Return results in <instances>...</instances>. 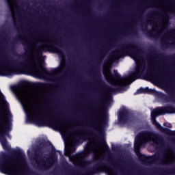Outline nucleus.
<instances>
[{"label":"nucleus","mask_w":175,"mask_h":175,"mask_svg":"<svg viewBox=\"0 0 175 175\" xmlns=\"http://www.w3.org/2000/svg\"><path fill=\"white\" fill-rule=\"evenodd\" d=\"M66 51H67V53H69V51L66 48Z\"/></svg>","instance_id":"obj_43"},{"label":"nucleus","mask_w":175,"mask_h":175,"mask_svg":"<svg viewBox=\"0 0 175 175\" xmlns=\"http://www.w3.org/2000/svg\"><path fill=\"white\" fill-rule=\"evenodd\" d=\"M141 28L142 29V31H146L147 32V31H148V23H146V22H143L142 23L141 25Z\"/></svg>","instance_id":"obj_21"},{"label":"nucleus","mask_w":175,"mask_h":175,"mask_svg":"<svg viewBox=\"0 0 175 175\" xmlns=\"http://www.w3.org/2000/svg\"><path fill=\"white\" fill-rule=\"evenodd\" d=\"M54 44H57V43H55V42H54V40H51L50 41V43L49 44V46L50 47H52V49L54 50V52L57 53V54H59V55L60 57H64V51L62 50L59 49V48L57 47Z\"/></svg>","instance_id":"obj_14"},{"label":"nucleus","mask_w":175,"mask_h":175,"mask_svg":"<svg viewBox=\"0 0 175 175\" xmlns=\"http://www.w3.org/2000/svg\"><path fill=\"white\" fill-rule=\"evenodd\" d=\"M90 134H92V132H91L90 131H87V133H85L83 135H77L76 139H77V137H78L79 139H84L86 137H88V135H90Z\"/></svg>","instance_id":"obj_20"},{"label":"nucleus","mask_w":175,"mask_h":175,"mask_svg":"<svg viewBox=\"0 0 175 175\" xmlns=\"http://www.w3.org/2000/svg\"><path fill=\"white\" fill-rule=\"evenodd\" d=\"M146 94H149V95H157L159 99H161V100L166 103L172 102L175 99L174 92H171L170 95L167 96L162 92H157V90L154 89H149L148 87H146Z\"/></svg>","instance_id":"obj_11"},{"label":"nucleus","mask_w":175,"mask_h":175,"mask_svg":"<svg viewBox=\"0 0 175 175\" xmlns=\"http://www.w3.org/2000/svg\"><path fill=\"white\" fill-rule=\"evenodd\" d=\"M95 150L91 145L88 146L85 148V152H83L82 153L80 154L81 157H88L90 152H94Z\"/></svg>","instance_id":"obj_16"},{"label":"nucleus","mask_w":175,"mask_h":175,"mask_svg":"<svg viewBox=\"0 0 175 175\" xmlns=\"http://www.w3.org/2000/svg\"><path fill=\"white\" fill-rule=\"evenodd\" d=\"M103 169H111V170H116V169H120V166H117V165L113 164L112 167H110L107 164L102 161H99L93 165L91 168L88 169L87 173L85 175L98 174V173L102 172Z\"/></svg>","instance_id":"obj_10"},{"label":"nucleus","mask_w":175,"mask_h":175,"mask_svg":"<svg viewBox=\"0 0 175 175\" xmlns=\"http://www.w3.org/2000/svg\"><path fill=\"white\" fill-rule=\"evenodd\" d=\"M89 161H85L86 163H88Z\"/></svg>","instance_id":"obj_48"},{"label":"nucleus","mask_w":175,"mask_h":175,"mask_svg":"<svg viewBox=\"0 0 175 175\" xmlns=\"http://www.w3.org/2000/svg\"><path fill=\"white\" fill-rule=\"evenodd\" d=\"M76 158V155H70L69 157L70 161H72V159H75Z\"/></svg>","instance_id":"obj_34"},{"label":"nucleus","mask_w":175,"mask_h":175,"mask_svg":"<svg viewBox=\"0 0 175 175\" xmlns=\"http://www.w3.org/2000/svg\"><path fill=\"white\" fill-rule=\"evenodd\" d=\"M144 9H147V5H144V7L139 10L140 16H142V14H143V12H144Z\"/></svg>","instance_id":"obj_29"},{"label":"nucleus","mask_w":175,"mask_h":175,"mask_svg":"<svg viewBox=\"0 0 175 175\" xmlns=\"http://www.w3.org/2000/svg\"><path fill=\"white\" fill-rule=\"evenodd\" d=\"M162 138L161 135L158 133H155L154 131H144L140 132L135 137L134 142V151L137 154L138 159L143 162V163H147L150 159L153 161H157L160 163H165L166 162V155L163 154L161 157V154H158L154 156L148 157L146 156L144 154L140 152V148L144 143H148V142H153V143H158L161 142Z\"/></svg>","instance_id":"obj_3"},{"label":"nucleus","mask_w":175,"mask_h":175,"mask_svg":"<svg viewBox=\"0 0 175 175\" xmlns=\"http://www.w3.org/2000/svg\"><path fill=\"white\" fill-rule=\"evenodd\" d=\"M160 175H173L175 174V167L173 168H161L159 170Z\"/></svg>","instance_id":"obj_15"},{"label":"nucleus","mask_w":175,"mask_h":175,"mask_svg":"<svg viewBox=\"0 0 175 175\" xmlns=\"http://www.w3.org/2000/svg\"><path fill=\"white\" fill-rule=\"evenodd\" d=\"M175 113V107L172 105H167L165 107H158L155 108L151 112V118L153 123V125H155L156 128L159 129V131H161L163 133L166 135H175V131H172L168 128H164L157 122V117L158 116H162V114H174Z\"/></svg>","instance_id":"obj_8"},{"label":"nucleus","mask_w":175,"mask_h":175,"mask_svg":"<svg viewBox=\"0 0 175 175\" xmlns=\"http://www.w3.org/2000/svg\"><path fill=\"white\" fill-rule=\"evenodd\" d=\"M146 34L148 35V36H150V38H154V33H152V31H147Z\"/></svg>","instance_id":"obj_27"},{"label":"nucleus","mask_w":175,"mask_h":175,"mask_svg":"<svg viewBox=\"0 0 175 175\" xmlns=\"http://www.w3.org/2000/svg\"><path fill=\"white\" fill-rule=\"evenodd\" d=\"M74 129H75V127L70 126H69V127L68 128L67 131H68V132H73Z\"/></svg>","instance_id":"obj_31"},{"label":"nucleus","mask_w":175,"mask_h":175,"mask_svg":"<svg viewBox=\"0 0 175 175\" xmlns=\"http://www.w3.org/2000/svg\"><path fill=\"white\" fill-rule=\"evenodd\" d=\"M150 51H151V54H152L153 55H157L158 53V51L155 47H152V49H150Z\"/></svg>","instance_id":"obj_23"},{"label":"nucleus","mask_w":175,"mask_h":175,"mask_svg":"<svg viewBox=\"0 0 175 175\" xmlns=\"http://www.w3.org/2000/svg\"><path fill=\"white\" fill-rule=\"evenodd\" d=\"M41 72L44 73V75H46L47 76H53L55 73V70L49 71L44 67H41Z\"/></svg>","instance_id":"obj_18"},{"label":"nucleus","mask_w":175,"mask_h":175,"mask_svg":"<svg viewBox=\"0 0 175 175\" xmlns=\"http://www.w3.org/2000/svg\"><path fill=\"white\" fill-rule=\"evenodd\" d=\"M60 46H61L62 47H64V45H62V44H60Z\"/></svg>","instance_id":"obj_46"},{"label":"nucleus","mask_w":175,"mask_h":175,"mask_svg":"<svg viewBox=\"0 0 175 175\" xmlns=\"http://www.w3.org/2000/svg\"><path fill=\"white\" fill-rule=\"evenodd\" d=\"M57 152H58V154H62V152H61L60 150H57Z\"/></svg>","instance_id":"obj_39"},{"label":"nucleus","mask_w":175,"mask_h":175,"mask_svg":"<svg viewBox=\"0 0 175 175\" xmlns=\"http://www.w3.org/2000/svg\"><path fill=\"white\" fill-rule=\"evenodd\" d=\"M0 96L1 100L7 105L5 118L0 112V141L3 150L10 152V154L3 152L0 155V172L7 175H29L27 170H29V166L25 161V153L21 149L12 150L10 146L8 144L6 135L9 136L8 133H9V124H10L12 113L8 108L9 104L3 94L0 93Z\"/></svg>","instance_id":"obj_1"},{"label":"nucleus","mask_w":175,"mask_h":175,"mask_svg":"<svg viewBox=\"0 0 175 175\" xmlns=\"http://www.w3.org/2000/svg\"><path fill=\"white\" fill-rule=\"evenodd\" d=\"M27 121V122H34L35 124H36V125H38V126H43V125L49 124V125H51V126L54 129L59 128L58 121H57L55 119L49 121V119L47 118H43V117L42 116H40L39 118H36L28 115Z\"/></svg>","instance_id":"obj_9"},{"label":"nucleus","mask_w":175,"mask_h":175,"mask_svg":"<svg viewBox=\"0 0 175 175\" xmlns=\"http://www.w3.org/2000/svg\"><path fill=\"white\" fill-rule=\"evenodd\" d=\"M146 88H140L137 90V94H146Z\"/></svg>","instance_id":"obj_22"},{"label":"nucleus","mask_w":175,"mask_h":175,"mask_svg":"<svg viewBox=\"0 0 175 175\" xmlns=\"http://www.w3.org/2000/svg\"><path fill=\"white\" fill-rule=\"evenodd\" d=\"M50 174H55V172H52L50 173Z\"/></svg>","instance_id":"obj_40"},{"label":"nucleus","mask_w":175,"mask_h":175,"mask_svg":"<svg viewBox=\"0 0 175 175\" xmlns=\"http://www.w3.org/2000/svg\"><path fill=\"white\" fill-rule=\"evenodd\" d=\"M49 50V45L46 44H43L38 46V49L35 54L36 58H39V57H42L43 55V51H47Z\"/></svg>","instance_id":"obj_13"},{"label":"nucleus","mask_w":175,"mask_h":175,"mask_svg":"<svg viewBox=\"0 0 175 175\" xmlns=\"http://www.w3.org/2000/svg\"><path fill=\"white\" fill-rule=\"evenodd\" d=\"M12 48L11 49V51L12 53H16V50L14 49V42H13V44H12Z\"/></svg>","instance_id":"obj_33"},{"label":"nucleus","mask_w":175,"mask_h":175,"mask_svg":"<svg viewBox=\"0 0 175 175\" xmlns=\"http://www.w3.org/2000/svg\"><path fill=\"white\" fill-rule=\"evenodd\" d=\"M40 85H46V83H40Z\"/></svg>","instance_id":"obj_41"},{"label":"nucleus","mask_w":175,"mask_h":175,"mask_svg":"<svg viewBox=\"0 0 175 175\" xmlns=\"http://www.w3.org/2000/svg\"><path fill=\"white\" fill-rule=\"evenodd\" d=\"M29 170L26 171L29 175L36 174V173L33 172V171H32L29 167Z\"/></svg>","instance_id":"obj_26"},{"label":"nucleus","mask_w":175,"mask_h":175,"mask_svg":"<svg viewBox=\"0 0 175 175\" xmlns=\"http://www.w3.org/2000/svg\"><path fill=\"white\" fill-rule=\"evenodd\" d=\"M18 39L21 40V36H18Z\"/></svg>","instance_id":"obj_42"},{"label":"nucleus","mask_w":175,"mask_h":175,"mask_svg":"<svg viewBox=\"0 0 175 175\" xmlns=\"http://www.w3.org/2000/svg\"><path fill=\"white\" fill-rule=\"evenodd\" d=\"M152 16H157V12H154L152 15H150V17L152 18Z\"/></svg>","instance_id":"obj_38"},{"label":"nucleus","mask_w":175,"mask_h":175,"mask_svg":"<svg viewBox=\"0 0 175 175\" xmlns=\"http://www.w3.org/2000/svg\"><path fill=\"white\" fill-rule=\"evenodd\" d=\"M167 17H169V15H165V18H167Z\"/></svg>","instance_id":"obj_44"},{"label":"nucleus","mask_w":175,"mask_h":175,"mask_svg":"<svg viewBox=\"0 0 175 175\" xmlns=\"http://www.w3.org/2000/svg\"><path fill=\"white\" fill-rule=\"evenodd\" d=\"M143 53V49L137 42H129L122 44L121 48L113 51L112 57L113 58H122L126 55H129L133 59H139Z\"/></svg>","instance_id":"obj_6"},{"label":"nucleus","mask_w":175,"mask_h":175,"mask_svg":"<svg viewBox=\"0 0 175 175\" xmlns=\"http://www.w3.org/2000/svg\"><path fill=\"white\" fill-rule=\"evenodd\" d=\"M111 148H112V151H116V150H117V147H116V146H112Z\"/></svg>","instance_id":"obj_36"},{"label":"nucleus","mask_w":175,"mask_h":175,"mask_svg":"<svg viewBox=\"0 0 175 175\" xmlns=\"http://www.w3.org/2000/svg\"><path fill=\"white\" fill-rule=\"evenodd\" d=\"M5 2L8 6H10V0H5Z\"/></svg>","instance_id":"obj_37"},{"label":"nucleus","mask_w":175,"mask_h":175,"mask_svg":"<svg viewBox=\"0 0 175 175\" xmlns=\"http://www.w3.org/2000/svg\"><path fill=\"white\" fill-rule=\"evenodd\" d=\"M68 150L70 152H75V151H76V146L72 145L68 148Z\"/></svg>","instance_id":"obj_24"},{"label":"nucleus","mask_w":175,"mask_h":175,"mask_svg":"<svg viewBox=\"0 0 175 175\" xmlns=\"http://www.w3.org/2000/svg\"><path fill=\"white\" fill-rule=\"evenodd\" d=\"M170 33H172L173 35H175V29H172L171 31H170ZM173 42L172 43V44H175V38L173 37Z\"/></svg>","instance_id":"obj_28"},{"label":"nucleus","mask_w":175,"mask_h":175,"mask_svg":"<svg viewBox=\"0 0 175 175\" xmlns=\"http://www.w3.org/2000/svg\"><path fill=\"white\" fill-rule=\"evenodd\" d=\"M133 33H136V31L133 30Z\"/></svg>","instance_id":"obj_45"},{"label":"nucleus","mask_w":175,"mask_h":175,"mask_svg":"<svg viewBox=\"0 0 175 175\" xmlns=\"http://www.w3.org/2000/svg\"><path fill=\"white\" fill-rule=\"evenodd\" d=\"M103 106V103H102V100L98 101L94 104V109L95 111H99V110L102 109Z\"/></svg>","instance_id":"obj_17"},{"label":"nucleus","mask_w":175,"mask_h":175,"mask_svg":"<svg viewBox=\"0 0 175 175\" xmlns=\"http://www.w3.org/2000/svg\"><path fill=\"white\" fill-rule=\"evenodd\" d=\"M23 46H25V50L27 53L25 55H22V57H24V55H28L29 53H31V46L28 44H25V43L23 42Z\"/></svg>","instance_id":"obj_19"},{"label":"nucleus","mask_w":175,"mask_h":175,"mask_svg":"<svg viewBox=\"0 0 175 175\" xmlns=\"http://www.w3.org/2000/svg\"><path fill=\"white\" fill-rule=\"evenodd\" d=\"M132 114L125 108H122L118 111V118L119 124H126L132 121Z\"/></svg>","instance_id":"obj_12"},{"label":"nucleus","mask_w":175,"mask_h":175,"mask_svg":"<svg viewBox=\"0 0 175 175\" xmlns=\"http://www.w3.org/2000/svg\"><path fill=\"white\" fill-rule=\"evenodd\" d=\"M28 68L25 63L15 59H0V73L1 76H12V75H23Z\"/></svg>","instance_id":"obj_5"},{"label":"nucleus","mask_w":175,"mask_h":175,"mask_svg":"<svg viewBox=\"0 0 175 175\" xmlns=\"http://www.w3.org/2000/svg\"><path fill=\"white\" fill-rule=\"evenodd\" d=\"M169 44H170V43L168 41L164 40L163 42V47H169Z\"/></svg>","instance_id":"obj_25"},{"label":"nucleus","mask_w":175,"mask_h":175,"mask_svg":"<svg viewBox=\"0 0 175 175\" xmlns=\"http://www.w3.org/2000/svg\"><path fill=\"white\" fill-rule=\"evenodd\" d=\"M112 46L113 42L105 45L98 54L96 66L95 67L94 76L97 83L103 87L107 92H109V94H116V92L125 91V88L128 86V84H131V83H133L135 80L140 79V77L144 75V72H146V64L142 63L137 64L135 71L131 72L129 76L126 75L121 77V75L118 74V71L117 70H113L114 75L111 72H109L108 76L105 75V80H107L111 85H113V87L117 88H114L111 86L107 85V84H106V83H105L102 79L100 72L98 69H99V66H100V64H102L103 58H105Z\"/></svg>","instance_id":"obj_2"},{"label":"nucleus","mask_w":175,"mask_h":175,"mask_svg":"<svg viewBox=\"0 0 175 175\" xmlns=\"http://www.w3.org/2000/svg\"><path fill=\"white\" fill-rule=\"evenodd\" d=\"M22 85H29V82L24 81L21 83Z\"/></svg>","instance_id":"obj_32"},{"label":"nucleus","mask_w":175,"mask_h":175,"mask_svg":"<svg viewBox=\"0 0 175 175\" xmlns=\"http://www.w3.org/2000/svg\"><path fill=\"white\" fill-rule=\"evenodd\" d=\"M154 76H156V77H159V78L163 77L161 76V75H159L158 73H154Z\"/></svg>","instance_id":"obj_35"},{"label":"nucleus","mask_w":175,"mask_h":175,"mask_svg":"<svg viewBox=\"0 0 175 175\" xmlns=\"http://www.w3.org/2000/svg\"><path fill=\"white\" fill-rule=\"evenodd\" d=\"M107 121V117H106V113L103 112V116L100 115L99 113L96 112L93 114L92 126L96 129L98 132V135L94 134V137L99 139L100 143H102L105 152L110 154V148L107 143H106V139L105 138V130H103V125H106Z\"/></svg>","instance_id":"obj_7"},{"label":"nucleus","mask_w":175,"mask_h":175,"mask_svg":"<svg viewBox=\"0 0 175 175\" xmlns=\"http://www.w3.org/2000/svg\"><path fill=\"white\" fill-rule=\"evenodd\" d=\"M49 144L52 146V150H52L49 158H46V160H44L42 157H40V155L43 154V152H42L43 147H46V146H47V142H46V141L40 142L38 144L39 146H37L34 150L33 159L36 161L38 169H40L41 170L51 169V167H53V166H54L57 163V157H55V155H57V150L51 142H49Z\"/></svg>","instance_id":"obj_4"},{"label":"nucleus","mask_w":175,"mask_h":175,"mask_svg":"<svg viewBox=\"0 0 175 175\" xmlns=\"http://www.w3.org/2000/svg\"><path fill=\"white\" fill-rule=\"evenodd\" d=\"M65 122L62 121V124H64Z\"/></svg>","instance_id":"obj_47"},{"label":"nucleus","mask_w":175,"mask_h":175,"mask_svg":"<svg viewBox=\"0 0 175 175\" xmlns=\"http://www.w3.org/2000/svg\"><path fill=\"white\" fill-rule=\"evenodd\" d=\"M164 126H167V128H172L173 126L170 123H164L163 124Z\"/></svg>","instance_id":"obj_30"}]
</instances>
